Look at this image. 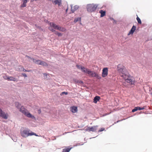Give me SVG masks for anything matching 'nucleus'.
<instances>
[{
	"instance_id": "nucleus-1",
	"label": "nucleus",
	"mask_w": 152,
	"mask_h": 152,
	"mask_svg": "<svg viewBox=\"0 0 152 152\" xmlns=\"http://www.w3.org/2000/svg\"><path fill=\"white\" fill-rule=\"evenodd\" d=\"M117 71L120 76L128 83L133 85L134 83V80L127 72L125 67L122 64H118L117 67Z\"/></svg>"
},
{
	"instance_id": "nucleus-2",
	"label": "nucleus",
	"mask_w": 152,
	"mask_h": 152,
	"mask_svg": "<svg viewBox=\"0 0 152 152\" xmlns=\"http://www.w3.org/2000/svg\"><path fill=\"white\" fill-rule=\"evenodd\" d=\"M77 68L81 69L82 72L88 74V75L92 77H95L97 79H100L101 78V76L97 73L94 71H91L89 69L85 68L79 65H77Z\"/></svg>"
},
{
	"instance_id": "nucleus-3",
	"label": "nucleus",
	"mask_w": 152,
	"mask_h": 152,
	"mask_svg": "<svg viewBox=\"0 0 152 152\" xmlns=\"http://www.w3.org/2000/svg\"><path fill=\"white\" fill-rule=\"evenodd\" d=\"M19 110L20 112L24 114L27 117L31 118L34 120H36V118L34 115H32L30 113L26 112L27 110L23 106H21V107Z\"/></svg>"
},
{
	"instance_id": "nucleus-4",
	"label": "nucleus",
	"mask_w": 152,
	"mask_h": 152,
	"mask_svg": "<svg viewBox=\"0 0 152 152\" xmlns=\"http://www.w3.org/2000/svg\"><path fill=\"white\" fill-rule=\"evenodd\" d=\"M58 5L59 8H62L63 10H65L66 13L67 12L68 9L67 3H63L62 4L61 0H58Z\"/></svg>"
},
{
	"instance_id": "nucleus-5",
	"label": "nucleus",
	"mask_w": 152,
	"mask_h": 152,
	"mask_svg": "<svg viewBox=\"0 0 152 152\" xmlns=\"http://www.w3.org/2000/svg\"><path fill=\"white\" fill-rule=\"evenodd\" d=\"M97 7V6L94 4H89L87 6V9L88 12H92L95 11Z\"/></svg>"
},
{
	"instance_id": "nucleus-6",
	"label": "nucleus",
	"mask_w": 152,
	"mask_h": 152,
	"mask_svg": "<svg viewBox=\"0 0 152 152\" xmlns=\"http://www.w3.org/2000/svg\"><path fill=\"white\" fill-rule=\"evenodd\" d=\"M50 26L48 28L52 32H54L55 31L54 29H57V25L55 24L54 23L50 22L49 23Z\"/></svg>"
},
{
	"instance_id": "nucleus-7",
	"label": "nucleus",
	"mask_w": 152,
	"mask_h": 152,
	"mask_svg": "<svg viewBox=\"0 0 152 152\" xmlns=\"http://www.w3.org/2000/svg\"><path fill=\"white\" fill-rule=\"evenodd\" d=\"M108 73V69L107 68H104L102 69V76L103 77H106Z\"/></svg>"
},
{
	"instance_id": "nucleus-8",
	"label": "nucleus",
	"mask_w": 152,
	"mask_h": 152,
	"mask_svg": "<svg viewBox=\"0 0 152 152\" xmlns=\"http://www.w3.org/2000/svg\"><path fill=\"white\" fill-rule=\"evenodd\" d=\"M96 129V126H94L91 127H87L85 130L87 131L94 132H95Z\"/></svg>"
},
{
	"instance_id": "nucleus-9",
	"label": "nucleus",
	"mask_w": 152,
	"mask_h": 152,
	"mask_svg": "<svg viewBox=\"0 0 152 152\" xmlns=\"http://www.w3.org/2000/svg\"><path fill=\"white\" fill-rule=\"evenodd\" d=\"M4 78L6 80H7L8 81H17V79L12 76L9 77L8 76H6L4 77Z\"/></svg>"
},
{
	"instance_id": "nucleus-10",
	"label": "nucleus",
	"mask_w": 152,
	"mask_h": 152,
	"mask_svg": "<svg viewBox=\"0 0 152 152\" xmlns=\"http://www.w3.org/2000/svg\"><path fill=\"white\" fill-rule=\"evenodd\" d=\"M29 131H28L26 130H24L22 132H21V135L22 137H26L28 136V135Z\"/></svg>"
},
{
	"instance_id": "nucleus-11",
	"label": "nucleus",
	"mask_w": 152,
	"mask_h": 152,
	"mask_svg": "<svg viewBox=\"0 0 152 152\" xmlns=\"http://www.w3.org/2000/svg\"><path fill=\"white\" fill-rule=\"evenodd\" d=\"M0 116L4 119H7L8 118V117L6 114L1 109H0Z\"/></svg>"
},
{
	"instance_id": "nucleus-12",
	"label": "nucleus",
	"mask_w": 152,
	"mask_h": 152,
	"mask_svg": "<svg viewBox=\"0 0 152 152\" xmlns=\"http://www.w3.org/2000/svg\"><path fill=\"white\" fill-rule=\"evenodd\" d=\"M136 29V27L134 25L133 26L131 30L128 34V35H129L130 34H133L134 32L135 31Z\"/></svg>"
},
{
	"instance_id": "nucleus-13",
	"label": "nucleus",
	"mask_w": 152,
	"mask_h": 152,
	"mask_svg": "<svg viewBox=\"0 0 152 152\" xmlns=\"http://www.w3.org/2000/svg\"><path fill=\"white\" fill-rule=\"evenodd\" d=\"M78 8V7L77 5L74 6L73 7H71V11L72 13H73L75 11L77 10Z\"/></svg>"
},
{
	"instance_id": "nucleus-14",
	"label": "nucleus",
	"mask_w": 152,
	"mask_h": 152,
	"mask_svg": "<svg viewBox=\"0 0 152 152\" xmlns=\"http://www.w3.org/2000/svg\"><path fill=\"white\" fill-rule=\"evenodd\" d=\"M15 107L18 109H19L21 107V104L18 102H16L15 103Z\"/></svg>"
},
{
	"instance_id": "nucleus-15",
	"label": "nucleus",
	"mask_w": 152,
	"mask_h": 152,
	"mask_svg": "<svg viewBox=\"0 0 152 152\" xmlns=\"http://www.w3.org/2000/svg\"><path fill=\"white\" fill-rule=\"evenodd\" d=\"M100 99V97L99 96H96L94 98V102L96 103L97 101H98Z\"/></svg>"
},
{
	"instance_id": "nucleus-16",
	"label": "nucleus",
	"mask_w": 152,
	"mask_h": 152,
	"mask_svg": "<svg viewBox=\"0 0 152 152\" xmlns=\"http://www.w3.org/2000/svg\"><path fill=\"white\" fill-rule=\"evenodd\" d=\"M77 111V107L73 106L71 107V111L73 113H75Z\"/></svg>"
},
{
	"instance_id": "nucleus-17",
	"label": "nucleus",
	"mask_w": 152,
	"mask_h": 152,
	"mask_svg": "<svg viewBox=\"0 0 152 152\" xmlns=\"http://www.w3.org/2000/svg\"><path fill=\"white\" fill-rule=\"evenodd\" d=\"M28 0H23V3L20 5L21 7H24L26 6V3L27 2Z\"/></svg>"
},
{
	"instance_id": "nucleus-18",
	"label": "nucleus",
	"mask_w": 152,
	"mask_h": 152,
	"mask_svg": "<svg viewBox=\"0 0 152 152\" xmlns=\"http://www.w3.org/2000/svg\"><path fill=\"white\" fill-rule=\"evenodd\" d=\"M99 12L101 14L100 17H102L105 15L106 12L103 10H100L99 11Z\"/></svg>"
},
{
	"instance_id": "nucleus-19",
	"label": "nucleus",
	"mask_w": 152,
	"mask_h": 152,
	"mask_svg": "<svg viewBox=\"0 0 152 152\" xmlns=\"http://www.w3.org/2000/svg\"><path fill=\"white\" fill-rule=\"evenodd\" d=\"M58 30H59L62 32L65 31L66 30V29L65 28L61 27H58Z\"/></svg>"
},
{
	"instance_id": "nucleus-20",
	"label": "nucleus",
	"mask_w": 152,
	"mask_h": 152,
	"mask_svg": "<svg viewBox=\"0 0 152 152\" xmlns=\"http://www.w3.org/2000/svg\"><path fill=\"white\" fill-rule=\"evenodd\" d=\"M72 148H70L64 149L63 150L62 152H69Z\"/></svg>"
},
{
	"instance_id": "nucleus-21",
	"label": "nucleus",
	"mask_w": 152,
	"mask_h": 152,
	"mask_svg": "<svg viewBox=\"0 0 152 152\" xmlns=\"http://www.w3.org/2000/svg\"><path fill=\"white\" fill-rule=\"evenodd\" d=\"M40 65H42L43 66H48L47 64L43 61H41Z\"/></svg>"
},
{
	"instance_id": "nucleus-22",
	"label": "nucleus",
	"mask_w": 152,
	"mask_h": 152,
	"mask_svg": "<svg viewBox=\"0 0 152 152\" xmlns=\"http://www.w3.org/2000/svg\"><path fill=\"white\" fill-rule=\"evenodd\" d=\"M41 61H42L40 60H37L36 61H35V63L36 64L40 65L41 63Z\"/></svg>"
},
{
	"instance_id": "nucleus-23",
	"label": "nucleus",
	"mask_w": 152,
	"mask_h": 152,
	"mask_svg": "<svg viewBox=\"0 0 152 152\" xmlns=\"http://www.w3.org/2000/svg\"><path fill=\"white\" fill-rule=\"evenodd\" d=\"M137 20V22L138 23L140 24H141L142 23L141 20L138 17H137L136 18Z\"/></svg>"
},
{
	"instance_id": "nucleus-24",
	"label": "nucleus",
	"mask_w": 152,
	"mask_h": 152,
	"mask_svg": "<svg viewBox=\"0 0 152 152\" xmlns=\"http://www.w3.org/2000/svg\"><path fill=\"white\" fill-rule=\"evenodd\" d=\"M31 71V70H26L25 69H24L23 68V67H22V71H23V72H30Z\"/></svg>"
},
{
	"instance_id": "nucleus-25",
	"label": "nucleus",
	"mask_w": 152,
	"mask_h": 152,
	"mask_svg": "<svg viewBox=\"0 0 152 152\" xmlns=\"http://www.w3.org/2000/svg\"><path fill=\"white\" fill-rule=\"evenodd\" d=\"M137 107V110H143L145 109L144 107Z\"/></svg>"
},
{
	"instance_id": "nucleus-26",
	"label": "nucleus",
	"mask_w": 152,
	"mask_h": 152,
	"mask_svg": "<svg viewBox=\"0 0 152 152\" xmlns=\"http://www.w3.org/2000/svg\"><path fill=\"white\" fill-rule=\"evenodd\" d=\"M137 107H134V108L132 110V112H134L136 111H137Z\"/></svg>"
},
{
	"instance_id": "nucleus-27",
	"label": "nucleus",
	"mask_w": 152,
	"mask_h": 152,
	"mask_svg": "<svg viewBox=\"0 0 152 152\" xmlns=\"http://www.w3.org/2000/svg\"><path fill=\"white\" fill-rule=\"evenodd\" d=\"M34 132H31V133L29 132L28 135V136H32V135H34Z\"/></svg>"
},
{
	"instance_id": "nucleus-28",
	"label": "nucleus",
	"mask_w": 152,
	"mask_h": 152,
	"mask_svg": "<svg viewBox=\"0 0 152 152\" xmlns=\"http://www.w3.org/2000/svg\"><path fill=\"white\" fill-rule=\"evenodd\" d=\"M20 68H19L17 69L18 70H17L18 71L21 72L22 71V67L21 66H20Z\"/></svg>"
},
{
	"instance_id": "nucleus-29",
	"label": "nucleus",
	"mask_w": 152,
	"mask_h": 152,
	"mask_svg": "<svg viewBox=\"0 0 152 152\" xmlns=\"http://www.w3.org/2000/svg\"><path fill=\"white\" fill-rule=\"evenodd\" d=\"M52 1L53 3H55L56 4H57V0H52Z\"/></svg>"
},
{
	"instance_id": "nucleus-30",
	"label": "nucleus",
	"mask_w": 152,
	"mask_h": 152,
	"mask_svg": "<svg viewBox=\"0 0 152 152\" xmlns=\"http://www.w3.org/2000/svg\"><path fill=\"white\" fill-rule=\"evenodd\" d=\"M80 19H81V18H77V19H75L74 21H75V22H76L78 21L79 20H80Z\"/></svg>"
},
{
	"instance_id": "nucleus-31",
	"label": "nucleus",
	"mask_w": 152,
	"mask_h": 152,
	"mask_svg": "<svg viewBox=\"0 0 152 152\" xmlns=\"http://www.w3.org/2000/svg\"><path fill=\"white\" fill-rule=\"evenodd\" d=\"M64 94L66 95H67L68 94V93L67 92H62L60 94L61 95H62V94Z\"/></svg>"
},
{
	"instance_id": "nucleus-32",
	"label": "nucleus",
	"mask_w": 152,
	"mask_h": 152,
	"mask_svg": "<svg viewBox=\"0 0 152 152\" xmlns=\"http://www.w3.org/2000/svg\"><path fill=\"white\" fill-rule=\"evenodd\" d=\"M22 75L25 77H27V75L25 73H22Z\"/></svg>"
},
{
	"instance_id": "nucleus-33",
	"label": "nucleus",
	"mask_w": 152,
	"mask_h": 152,
	"mask_svg": "<svg viewBox=\"0 0 152 152\" xmlns=\"http://www.w3.org/2000/svg\"><path fill=\"white\" fill-rule=\"evenodd\" d=\"M31 60H32L33 62H34L35 63V61H36L37 60H36V59L35 58H31Z\"/></svg>"
},
{
	"instance_id": "nucleus-34",
	"label": "nucleus",
	"mask_w": 152,
	"mask_h": 152,
	"mask_svg": "<svg viewBox=\"0 0 152 152\" xmlns=\"http://www.w3.org/2000/svg\"><path fill=\"white\" fill-rule=\"evenodd\" d=\"M78 83H79V84H83V82L81 80H79V81H78Z\"/></svg>"
},
{
	"instance_id": "nucleus-35",
	"label": "nucleus",
	"mask_w": 152,
	"mask_h": 152,
	"mask_svg": "<svg viewBox=\"0 0 152 152\" xmlns=\"http://www.w3.org/2000/svg\"><path fill=\"white\" fill-rule=\"evenodd\" d=\"M38 113L39 114H40L41 112V110L40 109H39L38 110Z\"/></svg>"
},
{
	"instance_id": "nucleus-36",
	"label": "nucleus",
	"mask_w": 152,
	"mask_h": 152,
	"mask_svg": "<svg viewBox=\"0 0 152 152\" xmlns=\"http://www.w3.org/2000/svg\"><path fill=\"white\" fill-rule=\"evenodd\" d=\"M74 80L75 82L76 83H78V81H79V80H77L76 79H74Z\"/></svg>"
},
{
	"instance_id": "nucleus-37",
	"label": "nucleus",
	"mask_w": 152,
	"mask_h": 152,
	"mask_svg": "<svg viewBox=\"0 0 152 152\" xmlns=\"http://www.w3.org/2000/svg\"><path fill=\"white\" fill-rule=\"evenodd\" d=\"M26 57H27L28 59H31V58L30 57V56H29L27 55H26Z\"/></svg>"
},
{
	"instance_id": "nucleus-38",
	"label": "nucleus",
	"mask_w": 152,
	"mask_h": 152,
	"mask_svg": "<svg viewBox=\"0 0 152 152\" xmlns=\"http://www.w3.org/2000/svg\"><path fill=\"white\" fill-rule=\"evenodd\" d=\"M62 35V34H61V33H58V36H61Z\"/></svg>"
},
{
	"instance_id": "nucleus-39",
	"label": "nucleus",
	"mask_w": 152,
	"mask_h": 152,
	"mask_svg": "<svg viewBox=\"0 0 152 152\" xmlns=\"http://www.w3.org/2000/svg\"><path fill=\"white\" fill-rule=\"evenodd\" d=\"M104 129V128H102L99 131L100 132H102L103 131Z\"/></svg>"
},
{
	"instance_id": "nucleus-40",
	"label": "nucleus",
	"mask_w": 152,
	"mask_h": 152,
	"mask_svg": "<svg viewBox=\"0 0 152 152\" xmlns=\"http://www.w3.org/2000/svg\"><path fill=\"white\" fill-rule=\"evenodd\" d=\"M34 135H35V136H38L37 134H36V133H34Z\"/></svg>"
},
{
	"instance_id": "nucleus-41",
	"label": "nucleus",
	"mask_w": 152,
	"mask_h": 152,
	"mask_svg": "<svg viewBox=\"0 0 152 152\" xmlns=\"http://www.w3.org/2000/svg\"><path fill=\"white\" fill-rule=\"evenodd\" d=\"M43 75H44L45 76H47V74L45 73H44V74H43Z\"/></svg>"
},
{
	"instance_id": "nucleus-42",
	"label": "nucleus",
	"mask_w": 152,
	"mask_h": 152,
	"mask_svg": "<svg viewBox=\"0 0 152 152\" xmlns=\"http://www.w3.org/2000/svg\"><path fill=\"white\" fill-rule=\"evenodd\" d=\"M54 139H53V140H56V138L55 137H54Z\"/></svg>"
},
{
	"instance_id": "nucleus-43",
	"label": "nucleus",
	"mask_w": 152,
	"mask_h": 152,
	"mask_svg": "<svg viewBox=\"0 0 152 152\" xmlns=\"http://www.w3.org/2000/svg\"><path fill=\"white\" fill-rule=\"evenodd\" d=\"M41 28V27H40V26H38L37 27V28Z\"/></svg>"
},
{
	"instance_id": "nucleus-44",
	"label": "nucleus",
	"mask_w": 152,
	"mask_h": 152,
	"mask_svg": "<svg viewBox=\"0 0 152 152\" xmlns=\"http://www.w3.org/2000/svg\"><path fill=\"white\" fill-rule=\"evenodd\" d=\"M13 141H14V142H16V141H15V140H13Z\"/></svg>"
}]
</instances>
